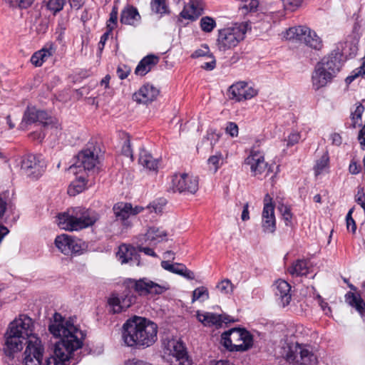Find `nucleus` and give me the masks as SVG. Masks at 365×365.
I'll list each match as a JSON object with an SVG mask.
<instances>
[{
    "instance_id": "nucleus-1",
    "label": "nucleus",
    "mask_w": 365,
    "mask_h": 365,
    "mask_svg": "<svg viewBox=\"0 0 365 365\" xmlns=\"http://www.w3.org/2000/svg\"><path fill=\"white\" fill-rule=\"evenodd\" d=\"M48 330L61 340L56 343L53 354L46 359L43 365H65L73 352L82 347L85 335L73 322L57 312L50 319Z\"/></svg>"
},
{
    "instance_id": "nucleus-2",
    "label": "nucleus",
    "mask_w": 365,
    "mask_h": 365,
    "mask_svg": "<svg viewBox=\"0 0 365 365\" xmlns=\"http://www.w3.org/2000/svg\"><path fill=\"white\" fill-rule=\"evenodd\" d=\"M158 325L144 317L135 316L123 325L122 338L128 346L145 349L158 339Z\"/></svg>"
},
{
    "instance_id": "nucleus-3",
    "label": "nucleus",
    "mask_w": 365,
    "mask_h": 365,
    "mask_svg": "<svg viewBox=\"0 0 365 365\" xmlns=\"http://www.w3.org/2000/svg\"><path fill=\"white\" fill-rule=\"evenodd\" d=\"M100 218V215L92 209L76 207L66 212L59 214L57 224L61 229L78 231L93 226Z\"/></svg>"
},
{
    "instance_id": "nucleus-4",
    "label": "nucleus",
    "mask_w": 365,
    "mask_h": 365,
    "mask_svg": "<svg viewBox=\"0 0 365 365\" xmlns=\"http://www.w3.org/2000/svg\"><path fill=\"white\" fill-rule=\"evenodd\" d=\"M342 66L341 55L339 52L331 53L318 62L312 75V83L317 91L331 83L336 76Z\"/></svg>"
},
{
    "instance_id": "nucleus-5",
    "label": "nucleus",
    "mask_w": 365,
    "mask_h": 365,
    "mask_svg": "<svg viewBox=\"0 0 365 365\" xmlns=\"http://www.w3.org/2000/svg\"><path fill=\"white\" fill-rule=\"evenodd\" d=\"M221 344L230 351H245L253 346V336L246 329L234 328L221 335Z\"/></svg>"
},
{
    "instance_id": "nucleus-6",
    "label": "nucleus",
    "mask_w": 365,
    "mask_h": 365,
    "mask_svg": "<svg viewBox=\"0 0 365 365\" xmlns=\"http://www.w3.org/2000/svg\"><path fill=\"white\" fill-rule=\"evenodd\" d=\"M285 359L290 363L298 365H315L317 364V357L310 345L289 343L284 347Z\"/></svg>"
},
{
    "instance_id": "nucleus-7",
    "label": "nucleus",
    "mask_w": 365,
    "mask_h": 365,
    "mask_svg": "<svg viewBox=\"0 0 365 365\" xmlns=\"http://www.w3.org/2000/svg\"><path fill=\"white\" fill-rule=\"evenodd\" d=\"M247 24L241 23L218 30L217 46L221 51L231 49L244 39L247 31Z\"/></svg>"
},
{
    "instance_id": "nucleus-8",
    "label": "nucleus",
    "mask_w": 365,
    "mask_h": 365,
    "mask_svg": "<svg viewBox=\"0 0 365 365\" xmlns=\"http://www.w3.org/2000/svg\"><path fill=\"white\" fill-rule=\"evenodd\" d=\"M284 37L287 40L302 42L315 50H320L323 46L320 37L314 31L307 26H299L289 28L286 31Z\"/></svg>"
},
{
    "instance_id": "nucleus-9",
    "label": "nucleus",
    "mask_w": 365,
    "mask_h": 365,
    "mask_svg": "<svg viewBox=\"0 0 365 365\" xmlns=\"http://www.w3.org/2000/svg\"><path fill=\"white\" fill-rule=\"evenodd\" d=\"M46 163L41 155L29 154L26 155L21 163V170L26 178L38 180L46 170Z\"/></svg>"
},
{
    "instance_id": "nucleus-10",
    "label": "nucleus",
    "mask_w": 365,
    "mask_h": 365,
    "mask_svg": "<svg viewBox=\"0 0 365 365\" xmlns=\"http://www.w3.org/2000/svg\"><path fill=\"white\" fill-rule=\"evenodd\" d=\"M77 162L70 166L69 171L78 175L82 170L91 171L95 168L98 163V155L95 148H87L78 153Z\"/></svg>"
},
{
    "instance_id": "nucleus-11",
    "label": "nucleus",
    "mask_w": 365,
    "mask_h": 365,
    "mask_svg": "<svg viewBox=\"0 0 365 365\" xmlns=\"http://www.w3.org/2000/svg\"><path fill=\"white\" fill-rule=\"evenodd\" d=\"M26 344L23 358L24 365H40L44 353L41 340L38 336H31Z\"/></svg>"
},
{
    "instance_id": "nucleus-12",
    "label": "nucleus",
    "mask_w": 365,
    "mask_h": 365,
    "mask_svg": "<svg viewBox=\"0 0 365 365\" xmlns=\"http://www.w3.org/2000/svg\"><path fill=\"white\" fill-rule=\"evenodd\" d=\"M55 245L65 255H79L83 249V243L80 239L66 234L57 236Z\"/></svg>"
},
{
    "instance_id": "nucleus-13",
    "label": "nucleus",
    "mask_w": 365,
    "mask_h": 365,
    "mask_svg": "<svg viewBox=\"0 0 365 365\" xmlns=\"http://www.w3.org/2000/svg\"><path fill=\"white\" fill-rule=\"evenodd\" d=\"M8 330L16 333L30 341L31 336H38L34 334V322L31 318L25 314H21L9 326Z\"/></svg>"
},
{
    "instance_id": "nucleus-14",
    "label": "nucleus",
    "mask_w": 365,
    "mask_h": 365,
    "mask_svg": "<svg viewBox=\"0 0 365 365\" xmlns=\"http://www.w3.org/2000/svg\"><path fill=\"white\" fill-rule=\"evenodd\" d=\"M128 287L133 289L139 295L160 294L167 289L165 286L160 285L148 278L129 279Z\"/></svg>"
},
{
    "instance_id": "nucleus-15",
    "label": "nucleus",
    "mask_w": 365,
    "mask_h": 365,
    "mask_svg": "<svg viewBox=\"0 0 365 365\" xmlns=\"http://www.w3.org/2000/svg\"><path fill=\"white\" fill-rule=\"evenodd\" d=\"M174 191L195 194L198 190L197 177L182 173L175 175L172 180Z\"/></svg>"
},
{
    "instance_id": "nucleus-16",
    "label": "nucleus",
    "mask_w": 365,
    "mask_h": 365,
    "mask_svg": "<svg viewBox=\"0 0 365 365\" xmlns=\"http://www.w3.org/2000/svg\"><path fill=\"white\" fill-rule=\"evenodd\" d=\"M229 98L237 102L252 98L258 93L257 89L245 81H239L228 89Z\"/></svg>"
},
{
    "instance_id": "nucleus-17",
    "label": "nucleus",
    "mask_w": 365,
    "mask_h": 365,
    "mask_svg": "<svg viewBox=\"0 0 365 365\" xmlns=\"http://www.w3.org/2000/svg\"><path fill=\"white\" fill-rule=\"evenodd\" d=\"M167 348L173 356L170 365H191L185 347L181 341L172 339L168 341Z\"/></svg>"
},
{
    "instance_id": "nucleus-18",
    "label": "nucleus",
    "mask_w": 365,
    "mask_h": 365,
    "mask_svg": "<svg viewBox=\"0 0 365 365\" xmlns=\"http://www.w3.org/2000/svg\"><path fill=\"white\" fill-rule=\"evenodd\" d=\"M264 203L262 213V227L266 233H274L276 230V219L274 205L269 195L264 197Z\"/></svg>"
},
{
    "instance_id": "nucleus-19",
    "label": "nucleus",
    "mask_w": 365,
    "mask_h": 365,
    "mask_svg": "<svg viewBox=\"0 0 365 365\" xmlns=\"http://www.w3.org/2000/svg\"><path fill=\"white\" fill-rule=\"evenodd\" d=\"M245 163L250 167L252 175L259 178L264 173L265 176L269 173L270 168L264 161V156L258 151H251L250 155L245 159Z\"/></svg>"
},
{
    "instance_id": "nucleus-20",
    "label": "nucleus",
    "mask_w": 365,
    "mask_h": 365,
    "mask_svg": "<svg viewBox=\"0 0 365 365\" xmlns=\"http://www.w3.org/2000/svg\"><path fill=\"white\" fill-rule=\"evenodd\" d=\"M136 301V297L130 290H125L120 296L112 294L108 299V304L113 313H120L130 307Z\"/></svg>"
},
{
    "instance_id": "nucleus-21",
    "label": "nucleus",
    "mask_w": 365,
    "mask_h": 365,
    "mask_svg": "<svg viewBox=\"0 0 365 365\" xmlns=\"http://www.w3.org/2000/svg\"><path fill=\"white\" fill-rule=\"evenodd\" d=\"M197 319L205 326L221 327L223 324L234 322L235 319L226 314H217L212 312L197 313Z\"/></svg>"
},
{
    "instance_id": "nucleus-22",
    "label": "nucleus",
    "mask_w": 365,
    "mask_h": 365,
    "mask_svg": "<svg viewBox=\"0 0 365 365\" xmlns=\"http://www.w3.org/2000/svg\"><path fill=\"white\" fill-rule=\"evenodd\" d=\"M39 122L44 127L51 123V120L48 118L47 113L43 110H36L35 108H28L25 111L21 127L25 128L26 125Z\"/></svg>"
},
{
    "instance_id": "nucleus-23",
    "label": "nucleus",
    "mask_w": 365,
    "mask_h": 365,
    "mask_svg": "<svg viewBox=\"0 0 365 365\" xmlns=\"http://www.w3.org/2000/svg\"><path fill=\"white\" fill-rule=\"evenodd\" d=\"M273 290L278 303L283 307L287 306L292 299L291 286L284 279H278L273 284Z\"/></svg>"
},
{
    "instance_id": "nucleus-24",
    "label": "nucleus",
    "mask_w": 365,
    "mask_h": 365,
    "mask_svg": "<svg viewBox=\"0 0 365 365\" xmlns=\"http://www.w3.org/2000/svg\"><path fill=\"white\" fill-rule=\"evenodd\" d=\"M116 256L122 264H140L139 255L136 253L135 249L130 245L123 244L119 246Z\"/></svg>"
},
{
    "instance_id": "nucleus-25",
    "label": "nucleus",
    "mask_w": 365,
    "mask_h": 365,
    "mask_svg": "<svg viewBox=\"0 0 365 365\" xmlns=\"http://www.w3.org/2000/svg\"><path fill=\"white\" fill-rule=\"evenodd\" d=\"M159 93L158 90L149 83L141 86L139 90L133 94V99L140 103H147L156 98Z\"/></svg>"
},
{
    "instance_id": "nucleus-26",
    "label": "nucleus",
    "mask_w": 365,
    "mask_h": 365,
    "mask_svg": "<svg viewBox=\"0 0 365 365\" xmlns=\"http://www.w3.org/2000/svg\"><path fill=\"white\" fill-rule=\"evenodd\" d=\"M113 211L117 220H120L124 227H128L131 226L128 221L131 216L132 205L128 202H119L115 203L113 207Z\"/></svg>"
},
{
    "instance_id": "nucleus-27",
    "label": "nucleus",
    "mask_w": 365,
    "mask_h": 365,
    "mask_svg": "<svg viewBox=\"0 0 365 365\" xmlns=\"http://www.w3.org/2000/svg\"><path fill=\"white\" fill-rule=\"evenodd\" d=\"M56 48L53 42L47 43L41 50L35 52L31 62L36 66H41L48 58L54 54Z\"/></svg>"
},
{
    "instance_id": "nucleus-28",
    "label": "nucleus",
    "mask_w": 365,
    "mask_h": 365,
    "mask_svg": "<svg viewBox=\"0 0 365 365\" xmlns=\"http://www.w3.org/2000/svg\"><path fill=\"white\" fill-rule=\"evenodd\" d=\"M158 61L159 57L154 54L145 56L136 66L135 73L140 76L146 75L158 64Z\"/></svg>"
},
{
    "instance_id": "nucleus-29",
    "label": "nucleus",
    "mask_w": 365,
    "mask_h": 365,
    "mask_svg": "<svg viewBox=\"0 0 365 365\" xmlns=\"http://www.w3.org/2000/svg\"><path fill=\"white\" fill-rule=\"evenodd\" d=\"M350 39H347L344 45L341 44V49L340 51L339 48H337V51H334L332 53L339 52L341 55L345 56L346 57H352L356 54L358 51V43L359 40V36L354 34L352 36L349 37Z\"/></svg>"
},
{
    "instance_id": "nucleus-30",
    "label": "nucleus",
    "mask_w": 365,
    "mask_h": 365,
    "mask_svg": "<svg viewBox=\"0 0 365 365\" xmlns=\"http://www.w3.org/2000/svg\"><path fill=\"white\" fill-rule=\"evenodd\" d=\"M202 11V9L200 4V0H190L189 4L184 6L180 16L183 19L193 21L201 15Z\"/></svg>"
},
{
    "instance_id": "nucleus-31",
    "label": "nucleus",
    "mask_w": 365,
    "mask_h": 365,
    "mask_svg": "<svg viewBox=\"0 0 365 365\" xmlns=\"http://www.w3.org/2000/svg\"><path fill=\"white\" fill-rule=\"evenodd\" d=\"M24 340H26V339L16 333L13 334L11 331L7 330L6 346L9 353H15L21 350L23 348L22 345Z\"/></svg>"
},
{
    "instance_id": "nucleus-32",
    "label": "nucleus",
    "mask_w": 365,
    "mask_h": 365,
    "mask_svg": "<svg viewBox=\"0 0 365 365\" xmlns=\"http://www.w3.org/2000/svg\"><path fill=\"white\" fill-rule=\"evenodd\" d=\"M140 16L136 8L128 6L125 8L120 15V22L128 25H135L140 22Z\"/></svg>"
},
{
    "instance_id": "nucleus-33",
    "label": "nucleus",
    "mask_w": 365,
    "mask_h": 365,
    "mask_svg": "<svg viewBox=\"0 0 365 365\" xmlns=\"http://www.w3.org/2000/svg\"><path fill=\"white\" fill-rule=\"evenodd\" d=\"M166 236V231L162 228L150 227L145 235V240L149 242L150 244L155 245L163 241Z\"/></svg>"
},
{
    "instance_id": "nucleus-34",
    "label": "nucleus",
    "mask_w": 365,
    "mask_h": 365,
    "mask_svg": "<svg viewBox=\"0 0 365 365\" xmlns=\"http://www.w3.org/2000/svg\"><path fill=\"white\" fill-rule=\"evenodd\" d=\"M138 163L150 170H156L158 168V160L145 149H141L139 154Z\"/></svg>"
},
{
    "instance_id": "nucleus-35",
    "label": "nucleus",
    "mask_w": 365,
    "mask_h": 365,
    "mask_svg": "<svg viewBox=\"0 0 365 365\" xmlns=\"http://www.w3.org/2000/svg\"><path fill=\"white\" fill-rule=\"evenodd\" d=\"M345 301L351 307H354L358 312L363 314L365 312V302L359 296L353 292H348L345 294Z\"/></svg>"
},
{
    "instance_id": "nucleus-36",
    "label": "nucleus",
    "mask_w": 365,
    "mask_h": 365,
    "mask_svg": "<svg viewBox=\"0 0 365 365\" xmlns=\"http://www.w3.org/2000/svg\"><path fill=\"white\" fill-rule=\"evenodd\" d=\"M292 276H304L309 272L308 262L304 259H298L288 269Z\"/></svg>"
},
{
    "instance_id": "nucleus-37",
    "label": "nucleus",
    "mask_w": 365,
    "mask_h": 365,
    "mask_svg": "<svg viewBox=\"0 0 365 365\" xmlns=\"http://www.w3.org/2000/svg\"><path fill=\"white\" fill-rule=\"evenodd\" d=\"M86 183L87 180L84 175L76 176V179L70 185L68 189V193L70 195L75 196L86 188Z\"/></svg>"
},
{
    "instance_id": "nucleus-38",
    "label": "nucleus",
    "mask_w": 365,
    "mask_h": 365,
    "mask_svg": "<svg viewBox=\"0 0 365 365\" xmlns=\"http://www.w3.org/2000/svg\"><path fill=\"white\" fill-rule=\"evenodd\" d=\"M173 268H172V273H175L182 276L187 279H193L195 278V274L189 270L185 265L180 263L173 264Z\"/></svg>"
},
{
    "instance_id": "nucleus-39",
    "label": "nucleus",
    "mask_w": 365,
    "mask_h": 365,
    "mask_svg": "<svg viewBox=\"0 0 365 365\" xmlns=\"http://www.w3.org/2000/svg\"><path fill=\"white\" fill-rule=\"evenodd\" d=\"M209 170L215 173L223 164V156L221 153L211 155L207 160Z\"/></svg>"
},
{
    "instance_id": "nucleus-40",
    "label": "nucleus",
    "mask_w": 365,
    "mask_h": 365,
    "mask_svg": "<svg viewBox=\"0 0 365 365\" xmlns=\"http://www.w3.org/2000/svg\"><path fill=\"white\" fill-rule=\"evenodd\" d=\"M150 6L152 11L156 14L162 15L169 13L167 0H152Z\"/></svg>"
},
{
    "instance_id": "nucleus-41",
    "label": "nucleus",
    "mask_w": 365,
    "mask_h": 365,
    "mask_svg": "<svg viewBox=\"0 0 365 365\" xmlns=\"http://www.w3.org/2000/svg\"><path fill=\"white\" fill-rule=\"evenodd\" d=\"M329 161V157L328 153H324L320 159L317 160L316 165H314V170L315 175L317 176L322 173V172L328 168Z\"/></svg>"
},
{
    "instance_id": "nucleus-42",
    "label": "nucleus",
    "mask_w": 365,
    "mask_h": 365,
    "mask_svg": "<svg viewBox=\"0 0 365 365\" xmlns=\"http://www.w3.org/2000/svg\"><path fill=\"white\" fill-rule=\"evenodd\" d=\"M364 111V107L359 103L356 105L354 112L351 113V126L356 128L361 125V115Z\"/></svg>"
},
{
    "instance_id": "nucleus-43",
    "label": "nucleus",
    "mask_w": 365,
    "mask_h": 365,
    "mask_svg": "<svg viewBox=\"0 0 365 365\" xmlns=\"http://www.w3.org/2000/svg\"><path fill=\"white\" fill-rule=\"evenodd\" d=\"M66 3V0H48L46 6L53 15H56L63 9Z\"/></svg>"
},
{
    "instance_id": "nucleus-44",
    "label": "nucleus",
    "mask_w": 365,
    "mask_h": 365,
    "mask_svg": "<svg viewBox=\"0 0 365 365\" xmlns=\"http://www.w3.org/2000/svg\"><path fill=\"white\" fill-rule=\"evenodd\" d=\"M208 299L209 292L207 289L205 287H197L192 292V302H194L197 300L204 302Z\"/></svg>"
},
{
    "instance_id": "nucleus-45",
    "label": "nucleus",
    "mask_w": 365,
    "mask_h": 365,
    "mask_svg": "<svg viewBox=\"0 0 365 365\" xmlns=\"http://www.w3.org/2000/svg\"><path fill=\"white\" fill-rule=\"evenodd\" d=\"M200 28L206 33L211 32L216 26V22L214 19L210 16H203L200 19Z\"/></svg>"
},
{
    "instance_id": "nucleus-46",
    "label": "nucleus",
    "mask_w": 365,
    "mask_h": 365,
    "mask_svg": "<svg viewBox=\"0 0 365 365\" xmlns=\"http://www.w3.org/2000/svg\"><path fill=\"white\" fill-rule=\"evenodd\" d=\"M13 9H26L29 8L35 0H5Z\"/></svg>"
},
{
    "instance_id": "nucleus-47",
    "label": "nucleus",
    "mask_w": 365,
    "mask_h": 365,
    "mask_svg": "<svg viewBox=\"0 0 365 365\" xmlns=\"http://www.w3.org/2000/svg\"><path fill=\"white\" fill-rule=\"evenodd\" d=\"M216 289L222 294H229L233 291V285L230 280L225 279L217 283Z\"/></svg>"
},
{
    "instance_id": "nucleus-48",
    "label": "nucleus",
    "mask_w": 365,
    "mask_h": 365,
    "mask_svg": "<svg viewBox=\"0 0 365 365\" xmlns=\"http://www.w3.org/2000/svg\"><path fill=\"white\" fill-rule=\"evenodd\" d=\"M242 2L241 8L246 12L255 11L259 5L257 0H242Z\"/></svg>"
},
{
    "instance_id": "nucleus-49",
    "label": "nucleus",
    "mask_w": 365,
    "mask_h": 365,
    "mask_svg": "<svg viewBox=\"0 0 365 365\" xmlns=\"http://www.w3.org/2000/svg\"><path fill=\"white\" fill-rule=\"evenodd\" d=\"M279 210L282 213V218L287 226L292 225V214L291 213L290 208L287 206L282 205L279 207Z\"/></svg>"
},
{
    "instance_id": "nucleus-50",
    "label": "nucleus",
    "mask_w": 365,
    "mask_h": 365,
    "mask_svg": "<svg viewBox=\"0 0 365 365\" xmlns=\"http://www.w3.org/2000/svg\"><path fill=\"white\" fill-rule=\"evenodd\" d=\"M364 75H365V57L364 58V61L361 66L356 68V70H354L351 76L346 77V81L349 83L352 82L359 76Z\"/></svg>"
},
{
    "instance_id": "nucleus-51",
    "label": "nucleus",
    "mask_w": 365,
    "mask_h": 365,
    "mask_svg": "<svg viewBox=\"0 0 365 365\" xmlns=\"http://www.w3.org/2000/svg\"><path fill=\"white\" fill-rule=\"evenodd\" d=\"M66 28L67 21L63 19H60L56 29V33L58 34L57 40L58 41H62Z\"/></svg>"
},
{
    "instance_id": "nucleus-52",
    "label": "nucleus",
    "mask_w": 365,
    "mask_h": 365,
    "mask_svg": "<svg viewBox=\"0 0 365 365\" xmlns=\"http://www.w3.org/2000/svg\"><path fill=\"white\" fill-rule=\"evenodd\" d=\"M118 19V10L115 7H113L112 11L110 14V18L107 23V28L108 31H112L116 26Z\"/></svg>"
},
{
    "instance_id": "nucleus-53",
    "label": "nucleus",
    "mask_w": 365,
    "mask_h": 365,
    "mask_svg": "<svg viewBox=\"0 0 365 365\" xmlns=\"http://www.w3.org/2000/svg\"><path fill=\"white\" fill-rule=\"evenodd\" d=\"M300 139V133L297 131H293L288 135L287 138H286L284 141L287 142V147H291L298 143Z\"/></svg>"
},
{
    "instance_id": "nucleus-54",
    "label": "nucleus",
    "mask_w": 365,
    "mask_h": 365,
    "mask_svg": "<svg viewBox=\"0 0 365 365\" xmlns=\"http://www.w3.org/2000/svg\"><path fill=\"white\" fill-rule=\"evenodd\" d=\"M131 69L129 66L125 64H120L117 68V75L120 79H125L130 74Z\"/></svg>"
},
{
    "instance_id": "nucleus-55",
    "label": "nucleus",
    "mask_w": 365,
    "mask_h": 365,
    "mask_svg": "<svg viewBox=\"0 0 365 365\" xmlns=\"http://www.w3.org/2000/svg\"><path fill=\"white\" fill-rule=\"evenodd\" d=\"M122 153L126 157H130L132 160H133V150L131 149L130 141L128 138H127L124 140V143H123V145L122 147Z\"/></svg>"
},
{
    "instance_id": "nucleus-56",
    "label": "nucleus",
    "mask_w": 365,
    "mask_h": 365,
    "mask_svg": "<svg viewBox=\"0 0 365 365\" xmlns=\"http://www.w3.org/2000/svg\"><path fill=\"white\" fill-rule=\"evenodd\" d=\"M225 130L226 133L232 138L237 137L238 135V126L235 123H227Z\"/></svg>"
},
{
    "instance_id": "nucleus-57",
    "label": "nucleus",
    "mask_w": 365,
    "mask_h": 365,
    "mask_svg": "<svg viewBox=\"0 0 365 365\" xmlns=\"http://www.w3.org/2000/svg\"><path fill=\"white\" fill-rule=\"evenodd\" d=\"M207 58H209V61L202 63L201 65V68L206 71H212L215 68L216 61L214 56L212 55H207Z\"/></svg>"
},
{
    "instance_id": "nucleus-58",
    "label": "nucleus",
    "mask_w": 365,
    "mask_h": 365,
    "mask_svg": "<svg viewBox=\"0 0 365 365\" xmlns=\"http://www.w3.org/2000/svg\"><path fill=\"white\" fill-rule=\"evenodd\" d=\"M352 209H351L346 215V227L348 230H351L352 232H355L356 226L354 220L351 217Z\"/></svg>"
},
{
    "instance_id": "nucleus-59",
    "label": "nucleus",
    "mask_w": 365,
    "mask_h": 365,
    "mask_svg": "<svg viewBox=\"0 0 365 365\" xmlns=\"http://www.w3.org/2000/svg\"><path fill=\"white\" fill-rule=\"evenodd\" d=\"M48 29V22L47 21H41L36 27L38 34H43Z\"/></svg>"
},
{
    "instance_id": "nucleus-60",
    "label": "nucleus",
    "mask_w": 365,
    "mask_h": 365,
    "mask_svg": "<svg viewBox=\"0 0 365 365\" xmlns=\"http://www.w3.org/2000/svg\"><path fill=\"white\" fill-rule=\"evenodd\" d=\"M110 31H106V33H104L101 37V40L98 43V50L101 52L105 46V44H106V42L107 41L108 38V36L110 34Z\"/></svg>"
},
{
    "instance_id": "nucleus-61",
    "label": "nucleus",
    "mask_w": 365,
    "mask_h": 365,
    "mask_svg": "<svg viewBox=\"0 0 365 365\" xmlns=\"http://www.w3.org/2000/svg\"><path fill=\"white\" fill-rule=\"evenodd\" d=\"M138 251L144 252L145 255L151 257H157V255L152 248L139 246L138 247Z\"/></svg>"
},
{
    "instance_id": "nucleus-62",
    "label": "nucleus",
    "mask_w": 365,
    "mask_h": 365,
    "mask_svg": "<svg viewBox=\"0 0 365 365\" xmlns=\"http://www.w3.org/2000/svg\"><path fill=\"white\" fill-rule=\"evenodd\" d=\"M150 212H154L155 213H160L162 212V205L153 202L149 206L146 207Z\"/></svg>"
},
{
    "instance_id": "nucleus-63",
    "label": "nucleus",
    "mask_w": 365,
    "mask_h": 365,
    "mask_svg": "<svg viewBox=\"0 0 365 365\" xmlns=\"http://www.w3.org/2000/svg\"><path fill=\"white\" fill-rule=\"evenodd\" d=\"M349 170L351 174L356 175L360 172V167L356 162L352 160L349 166Z\"/></svg>"
},
{
    "instance_id": "nucleus-64",
    "label": "nucleus",
    "mask_w": 365,
    "mask_h": 365,
    "mask_svg": "<svg viewBox=\"0 0 365 365\" xmlns=\"http://www.w3.org/2000/svg\"><path fill=\"white\" fill-rule=\"evenodd\" d=\"M126 365H152V364H150L148 362H145L144 361H142V360L133 359L131 360H128L126 362Z\"/></svg>"
}]
</instances>
